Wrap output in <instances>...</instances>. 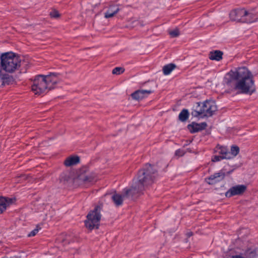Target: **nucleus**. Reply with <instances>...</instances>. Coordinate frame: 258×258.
<instances>
[{
	"label": "nucleus",
	"mask_w": 258,
	"mask_h": 258,
	"mask_svg": "<svg viewBox=\"0 0 258 258\" xmlns=\"http://www.w3.org/2000/svg\"><path fill=\"white\" fill-rule=\"evenodd\" d=\"M155 172L156 170L153 169L151 164H146L143 169L139 171L136 178L134 179L132 186L130 188L123 189V196L117 193L112 196L111 199L114 204L116 206H119L122 204L123 198L133 197L141 193L145 186L153 182Z\"/></svg>",
	"instance_id": "obj_1"
},
{
	"label": "nucleus",
	"mask_w": 258,
	"mask_h": 258,
	"mask_svg": "<svg viewBox=\"0 0 258 258\" xmlns=\"http://www.w3.org/2000/svg\"><path fill=\"white\" fill-rule=\"evenodd\" d=\"M224 82L232 90L240 93L251 94L255 90L252 75L245 67L229 71L226 74Z\"/></svg>",
	"instance_id": "obj_2"
},
{
	"label": "nucleus",
	"mask_w": 258,
	"mask_h": 258,
	"mask_svg": "<svg viewBox=\"0 0 258 258\" xmlns=\"http://www.w3.org/2000/svg\"><path fill=\"white\" fill-rule=\"evenodd\" d=\"M59 81V78L55 73L36 76L32 85V91L36 95H41L46 91L53 89Z\"/></svg>",
	"instance_id": "obj_3"
},
{
	"label": "nucleus",
	"mask_w": 258,
	"mask_h": 258,
	"mask_svg": "<svg viewBox=\"0 0 258 258\" xmlns=\"http://www.w3.org/2000/svg\"><path fill=\"white\" fill-rule=\"evenodd\" d=\"M21 59L16 53L9 51L1 55V69L8 73H14L21 67Z\"/></svg>",
	"instance_id": "obj_4"
},
{
	"label": "nucleus",
	"mask_w": 258,
	"mask_h": 258,
	"mask_svg": "<svg viewBox=\"0 0 258 258\" xmlns=\"http://www.w3.org/2000/svg\"><path fill=\"white\" fill-rule=\"evenodd\" d=\"M217 110V106L214 101L206 100L203 103H199L196 109L192 111V115L203 118L211 116Z\"/></svg>",
	"instance_id": "obj_5"
},
{
	"label": "nucleus",
	"mask_w": 258,
	"mask_h": 258,
	"mask_svg": "<svg viewBox=\"0 0 258 258\" xmlns=\"http://www.w3.org/2000/svg\"><path fill=\"white\" fill-rule=\"evenodd\" d=\"M229 17L232 21L247 23L254 22L256 20L252 13H248L243 9H237L231 11Z\"/></svg>",
	"instance_id": "obj_6"
},
{
	"label": "nucleus",
	"mask_w": 258,
	"mask_h": 258,
	"mask_svg": "<svg viewBox=\"0 0 258 258\" xmlns=\"http://www.w3.org/2000/svg\"><path fill=\"white\" fill-rule=\"evenodd\" d=\"M101 207L96 206L93 210L88 213L87 219L85 221V226L88 229L92 230L94 228H98L101 217Z\"/></svg>",
	"instance_id": "obj_7"
},
{
	"label": "nucleus",
	"mask_w": 258,
	"mask_h": 258,
	"mask_svg": "<svg viewBox=\"0 0 258 258\" xmlns=\"http://www.w3.org/2000/svg\"><path fill=\"white\" fill-rule=\"evenodd\" d=\"M246 186L243 184H238L230 188L226 192L225 196L227 198L240 195L245 192Z\"/></svg>",
	"instance_id": "obj_8"
},
{
	"label": "nucleus",
	"mask_w": 258,
	"mask_h": 258,
	"mask_svg": "<svg viewBox=\"0 0 258 258\" xmlns=\"http://www.w3.org/2000/svg\"><path fill=\"white\" fill-rule=\"evenodd\" d=\"M8 73L2 69L0 70V82L3 86L9 85L14 81L13 76Z\"/></svg>",
	"instance_id": "obj_9"
},
{
	"label": "nucleus",
	"mask_w": 258,
	"mask_h": 258,
	"mask_svg": "<svg viewBox=\"0 0 258 258\" xmlns=\"http://www.w3.org/2000/svg\"><path fill=\"white\" fill-rule=\"evenodd\" d=\"M225 172L223 170H221L218 172L211 175L208 178V182L210 184H213L223 180L225 177Z\"/></svg>",
	"instance_id": "obj_10"
},
{
	"label": "nucleus",
	"mask_w": 258,
	"mask_h": 258,
	"mask_svg": "<svg viewBox=\"0 0 258 258\" xmlns=\"http://www.w3.org/2000/svg\"><path fill=\"white\" fill-rule=\"evenodd\" d=\"M207 127V123L206 122H202L198 123L192 122L191 124H188L187 126L188 129L191 133H195L204 130Z\"/></svg>",
	"instance_id": "obj_11"
},
{
	"label": "nucleus",
	"mask_w": 258,
	"mask_h": 258,
	"mask_svg": "<svg viewBox=\"0 0 258 258\" xmlns=\"http://www.w3.org/2000/svg\"><path fill=\"white\" fill-rule=\"evenodd\" d=\"M119 10V5L115 4L110 5L104 14V17L105 18H111L116 14Z\"/></svg>",
	"instance_id": "obj_12"
},
{
	"label": "nucleus",
	"mask_w": 258,
	"mask_h": 258,
	"mask_svg": "<svg viewBox=\"0 0 258 258\" xmlns=\"http://www.w3.org/2000/svg\"><path fill=\"white\" fill-rule=\"evenodd\" d=\"M151 93V90H139L132 93V97L133 99L139 100L144 98Z\"/></svg>",
	"instance_id": "obj_13"
},
{
	"label": "nucleus",
	"mask_w": 258,
	"mask_h": 258,
	"mask_svg": "<svg viewBox=\"0 0 258 258\" xmlns=\"http://www.w3.org/2000/svg\"><path fill=\"white\" fill-rule=\"evenodd\" d=\"M15 199L12 198H0V213H2L7 209V207L13 203Z\"/></svg>",
	"instance_id": "obj_14"
},
{
	"label": "nucleus",
	"mask_w": 258,
	"mask_h": 258,
	"mask_svg": "<svg viewBox=\"0 0 258 258\" xmlns=\"http://www.w3.org/2000/svg\"><path fill=\"white\" fill-rule=\"evenodd\" d=\"M216 152L225 159H229L232 158L226 147L218 145L216 147Z\"/></svg>",
	"instance_id": "obj_15"
},
{
	"label": "nucleus",
	"mask_w": 258,
	"mask_h": 258,
	"mask_svg": "<svg viewBox=\"0 0 258 258\" xmlns=\"http://www.w3.org/2000/svg\"><path fill=\"white\" fill-rule=\"evenodd\" d=\"M80 161V158L77 156H71L66 159L64 164L66 166H71L78 163Z\"/></svg>",
	"instance_id": "obj_16"
},
{
	"label": "nucleus",
	"mask_w": 258,
	"mask_h": 258,
	"mask_svg": "<svg viewBox=\"0 0 258 258\" xmlns=\"http://www.w3.org/2000/svg\"><path fill=\"white\" fill-rule=\"evenodd\" d=\"M223 52L220 50L211 51L209 57L211 60L220 61L222 58Z\"/></svg>",
	"instance_id": "obj_17"
},
{
	"label": "nucleus",
	"mask_w": 258,
	"mask_h": 258,
	"mask_svg": "<svg viewBox=\"0 0 258 258\" xmlns=\"http://www.w3.org/2000/svg\"><path fill=\"white\" fill-rule=\"evenodd\" d=\"M176 66L173 63H169L163 67V73L164 75H169L175 69Z\"/></svg>",
	"instance_id": "obj_18"
},
{
	"label": "nucleus",
	"mask_w": 258,
	"mask_h": 258,
	"mask_svg": "<svg viewBox=\"0 0 258 258\" xmlns=\"http://www.w3.org/2000/svg\"><path fill=\"white\" fill-rule=\"evenodd\" d=\"M189 117V112L187 109H183L179 113L178 119L182 122L186 121Z\"/></svg>",
	"instance_id": "obj_19"
},
{
	"label": "nucleus",
	"mask_w": 258,
	"mask_h": 258,
	"mask_svg": "<svg viewBox=\"0 0 258 258\" xmlns=\"http://www.w3.org/2000/svg\"><path fill=\"white\" fill-rule=\"evenodd\" d=\"M239 152V148L237 146H232L231 147V151L229 152L230 153V156L232 157H235L236 156Z\"/></svg>",
	"instance_id": "obj_20"
},
{
	"label": "nucleus",
	"mask_w": 258,
	"mask_h": 258,
	"mask_svg": "<svg viewBox=\"0 0 258 258\" xmlns=\"http://www.w3.org/2000/svg\"><path fill=\"white\" fill-rule=\"evenodd\" d=\"M41 229V227L39 225H37L36 228L31 231L28 234V237H32L36 235V234L38 232V231Z\"/></svg>",
	"instance_id": "obj_21"
},
{
	"label": "nucleus",
	"mask_w": 258,
	"mask_h": 258,
	"mask_svg": "<svg viewBox=\"0 0 258 258\" xmlns=\"http://www.w3.org/2000/svg\"><path fill=\"white\" fill-rule=\"evenodd\" d=\"M124 70L122 68L116 67L112 70V74L119 75L124 72Z\"/></svg>",
	"instance_id": "obj_22"
},
{
	"label": "nucleus",
	"mask_w": 258,
	"mask_h": 258,
	"mask_svg": "<svg viewBox=\"0 0 258 258\" xmlns=\"http://www.w3.org/2000/svg\"><path fill=\"white\" fill-rule=\"evenodd\" d=\"M225 159L224 158H223V157L222 156H221L220 155H215V156H213L212 158V161L213 162H218V161H221V160L222 159Z\"/></svg>",
	"instance_id": "obj_23"
},
{
	"label": "nucleus",
	"mask_w": 258,
	"mask_h": 258,
	"mask_svg": "<svg viewBox=\"0 0 258 258\" xmlns=\"http://www.w3.org/2000/svg\"><path fill=\"white\" fill-rule=\"evenodd\" d=\"M169 34L172 37H176L179 35V30L177 29L169 32Z\"/></svg>",
	"instance_id": "obj_24"
},
{
	"label": "nucleus",
	"mask_w": 258,
	"mask_h": 258,
	"mask_svg": "<svg viewBox=\"0 0 258 258\" xmlns=\"http://www.w3.org/2000/svg\"><path fill=\"white\" fill-rule=\"evenodd\" d=\"M185 154V151L182 149H178L175 151V155L178 157H181Z\"/></svg>",
	"instance_id": "obj_25"
},
{
	"label": "nucleus",
	"mask_w": 258,
	"mask_h": 258,
	"mask_svg": "<svg viewBox=\"0 0 258 258\" xmlns=\"http://www.w3.org/2000/svg\"><path fill=\"white\" fill-rule=\"evenodd\" d=\"M50 16L51 18H57L59 17V15L58 11L53 10L50 13Z\"/></svg>",
	"instance_id": "obj_26"
},
{
	"label": "nucleus",
	"mask_w": 258,
	"mask_h": 258,
	"mask_svg": "<svg viewBox=\"0 0 258 258\" xmlns=\"http://www.w3.org/2000/svg\"><path fill=\"white\" fill-rule=\"evenodd\" d=\"M69 179V176L66 173H63L61 175L60 177V180L61 182H65L68 181Z\"/></svg>",
	"instance_id": "obj_27"
},
{
	"label": "nucleus",
	"mask_w": 258,
	"mask_h": 258,
	"mask_svg": "<svg viewBox=\"0 0 258 258\" xmlns=\"http://www.w3.org/2000/svg\"><path fill=\"white\" fill-rule=\"evenodd\" d=\"M80 179L84 182H91L92 179L88 176H85L84 177H80Z\"/></svg>",
	"instance_id": "obj_28"
},
{
	"label": "nucleus",
	"mask_w": 258,
	"mask_h": 258,
	"mask_svg": "<svg viewBox=\"0 0 258 258\" xmlns=\"http://www.w3.org/2000/svg\"><path fill=\"white\" fill-rule=\"evenodd\" d=\"M230 258H245V257L240 254H237V255H232Z\"/></svg>",
	"instance_id": "obj_29"
},
{
	"label": "nucleus",
	"mask_w": 258,
	"mask_h": 258,
	"mask_svg": "<svg viewBox=\"0 0 258 258\" xmlns=\"http://www.w3.org/2000/svg\"><path fill=\"white\" fill-rule=\"evenodd\" d=\"M187 235L188 237L191 236L192 235V233L190 232L187 233Z\"/></svg>",
	"instance_id": "obj_30"
}]
</instances>
